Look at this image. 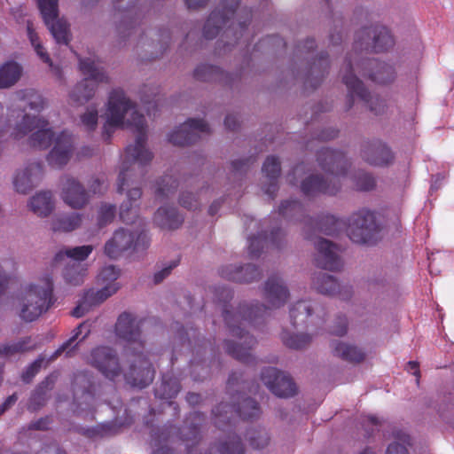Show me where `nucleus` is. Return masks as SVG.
<instances>
[{"instance_id": "obj_19", "label": "nucleus", "mask_w": 454, "mask_h": 454, "mask_svg": "<svg viewBox=\"0 0 454 454\" xmlns=\"http://www.w3.org/2000/svg\"><path fill=\"white\" fill-rule=\"evenodd\" d=\"M317 254L315 255V264L317 267L330 271H339L343 267V262L338 254V247L333 242L319 238L315 242Z\"/></svg>"}, {"instance_id": "obj_5", "label": "nucleus", "mask_w": 454, "mask_h": 454, "mask_svg": "<svg viewBox=\"0 0 454 454\" xmlns=\"http://www.w3.org/2000/svg\"><path fill=\"white\" fill-rule=\"evenodd\" d=\"M317 160L321 168L330 177L325 179L319 175H311L305 178L301 184V190L306 197L318 194L335 195L340 190V177L347 174L350 163L340 151L323 147L317 152Z\"/></svg>"}, {"instance_id": "obj_34", "label": "nucleus", "mask_w": 454, "mask_h": 454, "mask_svg": "<svg viewBox=\"0 0 454 454\" xmlns=\"http://www.w3.org/2000/svg\"><path fill=\"white\" fill-rule=\"evenodd\" d=\"M181 389V384L177 378L170 373L163 374L161 382L155 387V396L161 400L175 398Z\"/></svg>"}, {"instance_id": "obj_6", "label": "nucleus", "mask_w": 454, "mask_h": 454, "mask_svg": "<svg viewBox=\"0 0 454 454\" xmlns=\"http://www.w3.org/2000/svg\"><path fill=\"white\" fill-rule=\"evenodd\" d=\"M242 374L232 372L227 381V389L229 392H234L231 398L237 401V403H219L212 410L214 423L222 431L225 432V427H231L235 417L242 420H253L258 419L261 415V408L257 402L250 397H245V395L235 389L239 385Z\"/></svg>"}, {"instance_id": "obj_14", "label": "nucleus", "mask_w": 454, "mask_h": 454, "mask_svg": "<svg viewBox=\"0 0 454 454\" xmlns=\"http://www.w3.org/2000/svg\"><path fill=\"white\" fill-rule=\"evenodd\" d=\"M208 124L202 119L190 118L168 136L174 145L185 146L196 143L202 134H210Z\"/></svg>"}, {"instance_id": "obj_29", "label": "nucleus", "mask_w": 454, "mask_h": 454, "mask_svg": "<svg viewBox=\"0 0 454 454\" xmlns=\"http://www.w3.org/2000/svg\"><path fill=\"white\" fill-rule=\"evenodd\" d=\"M14 105L22 114L27 107L32 111L40 112L44 108L45 101L36 90L26 89L16 92Z\"/></svg>"}, {"instance_id": "obj_15", "label": "nucleus", "mask_w": 454, "mask_h": 454, "mask_svg": "<svg viewBox=\"0 0 454 454\" xmlns=\"http://www.w3.org/2000/svg\"><path fill=\"white\" fill-rule=\"evenodd\" d=\"M240 0H221V10L213 11L203 27V36L213 39L218 35L221 29L227 26L234 16Z\"/></svg>"}, {"instance_id": "obj_25", "label": "nucleus", "mask_w": 454, "mask_h": 454, "mask_svg": "<svg viewBox=\"0 0 454 454\" xmlns=\"http://www.w3.org/2000/svg\"><path fill=\"white\" fill-rule=\"evenodd\" d=\"M313 286L318 293L323 294H338L342 300H347L351 296V287H340V285L333 276L324 272L315 274L313 277Z\"/></svg>"}, {"instance_id": "obj_3", "label": "nucleus", "mask_w": 454, "mask_h": 454, "mask_svg": "<svg viewBox=\"0 0 454 454\" xmlns=\"http://www.w3.org/2000/svg\"><path fill=\"white\" fill-rule=\"evenodd\" d=\"M32 131L35 132L29 137L28 142L34 148L47 149L54 142L53 148L47 156L50 166L59 168L67 164L73 153L71 134L62 131L55 137L54 132L49 128L48 121L24 114L12 135L15 139H20Z\"/></svg>"}, {"instance_id": "obj_44", "label": "nucleus", "mask_w": 454, "mask_h": 454, "mask_svg": "<svg viewBox=\"0 0 454 454\" xmlns=\"http://www.w3.org/2000/svg\"><path fill=\"white\" fill-rule=\"evenodd\" d=\"M87 269L79 262L67 264L63 271L65 281L71 286H80L83 283Z\"/></svg>"}, {"instance_id": "obj_63", "label": "nucleus", "mask_w": 454, "mask_h": 454, "mask_svg": "<svg viewBox=\"0 0 454 454\" xmlns=\"http://www.w3.org/2000/svg\"><path fill=\"white\" fill-rule=\"evenodd\" d=\"M255 161V157L251 156L247 159L242 160H235L231 162L232 170L235 173H243L247 172L254 162Z\"/></svg>"}, {"instance_id": "obj_62", "label": "nucleus", "mask_w": 454, "mask_h": 454, "mask_svg": "<svg viewBox=\"0 0 454 454\" xmlns=\"http://www.w3.org/2000/svg\"><path fill=\"white\" fill-rule=\"evenodd\" d=\"M179 203L182 207L190 210H196L200 206L197 198L192 193L183 192L179 198Z\"/></svg>"}, {"instance_id": "obj_37", "label": "nucleus", "mask_w": 454, "mask_h": 454, "mask_svg": "<svg viewBox=\"0 0 454 454\" xmlns=\"http://www.w3.org/2000/svg\"><path fill=\"white\" fill-rule=\"evenodd\" d=\"M29 207L38 216H47L54 208V201L51 192H40L33 196L29 202Z\"/></svg>"}, {"instance_id": "obj_20", "label": "nucleus", "mask_w": 454, "mask_h": 454, "mask_svg": "<svg viewBox=\"0 0 454 454\" xmlns=\"http://www.w3.org/2000/svg\"><path fill=\"white\" fill-rule=\"evenodd\" d=\"M206 420L205 415L199 411L191 412L178 429L179 439L186 443L187 454H192V448L201 440V427Z\"/></svg>"}, {"instance_id": "obj_33", "label": "nucleus", "mask_w": 454, "mask_h": 454, "mask_svg": "<svg viewBox=\"0 0 454 454\" xmlns=\"http://www.w3.org/2000/svg\"><path fill=\"white\" fill-rule=\"evenodd\" d=\"M154 222L162 229H177L184 222V217L173 207H160L153 217Z\"/></svg>"}, {"instance_id": "obj_61", "label": "nucleus", "mask_w": 454, "mask_h": 454, "mask_svg": "<svg viewBox=\"0 0 454 454\" xmlns=\"http://www.w3.org/2000/svg\"><path fill=\"white\" fill-rule=\"evenodd\" d=\"M176 331V338H177L182 343L185 341L188 342L189 345H192V336H195V330L191 328L190 330H185L183 325H179V323H175V325L172 326Z\"/></svg>"}, {"instance_id": "obj_17", "label": "nucleus", "mask_w": 454, "mask_h": 454, "mask_svg": "<svg viewBox=\"0 0 454 454\" xmlns=\"http://www.w3.org/2000/svg\"><path fill=\"white\" fill-rule=\"evenodd\" d=\"M60 197L74 209L83 208L90 201V193L77 179L66 176L61 180Z\"/></svg>"}, {"instance_id": "obj_56", "label": "nucleus", "mask_w": 454, "mask_h": 454, "mask_svg": "<svg viewBox=\"0 0 454 454\" xmlns=\"http://www.w3.org/2000/svg\"><path fill=\"white\" fill-rule=\"evenodd\" d=\"M116 207L113 204H103L101 205L98 215V223L99 227L106 226L110 223L115 216Z\"/></svg>"}, {"instance_id": "obj_21", "label": "nucleus", "mask_w": 454, "mask_h": 454, "mask_svg": "<svg viewBox=\"0 0 454 454\" xmlns=\"http://www.w3.org/2000/svg\"><path fill=\"white\" fill-rule=\"evenodd\" d=\"M361 157L372 166L384 167L394 160L390 148L380 140L366 141L362 145Z\"/></svg>"}, {"instance_id": "obj_18", "label": "nucleus", "mask_w": 454, "mask_h": 454, "mask_svg": "<svg viewBox=\"0 0 454 454\" xmlns=\"http://www.w3.org/2000/svg\"><path fill=\"white\" fill-rule=\"evenodd\" d=\"M359 74L368 77L374 82L386 84L395 78V70L392 66L381 62L377 59H364L356 64Z\"/></svg>"}, {"instance_id": "obj_32", "label": "nucleus", "mask_w": 454, "mask_h": 454, "mask_svg": "<svg viewBox=\"0 0 454 454\" xmlns=\"http://www.w3.org/2000/svg\"><path fill=\"white\" fill-rule=\"evenodd\" d=\"M333 354L344 361L359 364L365 358V353L355 345L334 340L331 343Z\"/></svg>"}, {"instance_id": "obj_7", "label": "nucleus", "mask_w": 454, "mask_h": 454, "mask_svg": "<svg viewBox=\"0 0 454 454\" xmlns=\"http://www.w3.org/2000/svg\"><path fill=\"white\" fill-rule=\"evenodd\" d=\"M54 303L52 276L45 274L38 284L29 286L23 299L20 317L26 322L36 320Z\"/></svg>"}, {"instance_id": "obj_54", "label": "nucleus", "mask_w": 454, "mask_h": 454, "mask_svg": "<svg viewBox=\"0 0 454 454\" xmlns=\"http://www.w3.org/2000/svg\"><path fill=\"white\" fill-rule=\"evenodd\" d=\"M247 440L254 449H262L268 445L270 438L263 429H254L247 432Z\"/></svg>"}, {"instance_id": "obj_1", "label": "nucleus", "mask_w": 454, "mask_h": 454, "mask_svg": "<svg viewBox=\"0 0 454 454\" xmlns=\"http://www.w3.org/2000/svg\"><path fill=\"white\" fill-rule=\"evenodd\" d=\"M215 297L218 302L223 303V317L230 334L237 339V340L224 341L226 353L243 364L252 363L254 356L251 350L255 346L256 340L245 332L243 326L246 324L255 326L263 320L269 309L284 306L289 298L288 288L284 285L281 278L277 275L270 276L263 288V297L269 303V308L255 302L242 303L237 309H231L228 302L233 298V294L226 287L215 288Z\"/></svg>"}, {"instance_id": "obj_2", "label": "nucleus", "mask_w": 454, "mask_h": 454, "mask_svg": "<svg viewBox=\"0 0 454 454\" xmlns=\"http://www.w3.org/2000/svg\"><path fill=\"white\" fill-rule=\"evenodd\" d=\"M118 127L129 128L137 133L135 144L128 145L125 149V158L118 176L117 192L122 193L124 187L129 185L132 165L149 164L153 160V153L145 147L147 135L145 116L137 111L136 105L120 89L114 90L109 95L107 120L103 131L105 141L110 140L112 132L110 129Z\"/></svg>"}, {"instance_id": "obj_31", "label": "nucleus", "mask_w": 454, "mask_h": 454, "mask_svg": "<svg viewBox=\"0 0 454 454\" xmlns=\"http://www.w3.org/2000/svg\"><path fill=\"white\" fill-rule=\"evenodd\" d=\"M142 191L139 187L129 189L127 193L128 200L121 205L120 218L127 223H135L138 219L137 200L141 198Z\"/></svg>"}, {"instance_id": "obj_30", "label": "nucleus", "mask_w": 454, "mask_h": 454, "mask_svg": "<svg viewBox=\"0 0 454 454\" xmlns=\"http://www.w3.org/2000/svg\"><path fill=\"white\" fill-rule=\"evenodd\" d=\"M301 221L305 222L306 228L329 236L336 234L343 225L340 220L330 215H322L317 220L304 217Z\"/></svg>"}, {"instance_id": "obj_12", "label": "nucleus", "mask_w": 454, "mask_h": 454, "mask_svg": "<svg viewBox=\"0 0 454 454\" xmlns=\"http://www.w3.org/2000/svg\"><path fill=\"white\" fill-rule=\"evenodd\" d=\"M40 12L45 25L50 29L58 43L67 44L69 25L63 19H59V0H37Z\"/></svg>"}, {"instance_id": "obj_16", "label": "nucleus", "mask_w": 454, "mask_h": 454, "mask_svg": "<svg viewBox=\"0 0 454 454\" xmlns=\"http://www.w3.org/2000/svg\"><path fill=\"white\" fill-rule=\"evenodd\" d=\"M261 380L276 396L288 398L294 396L297 387L293 379L274 367H267L262 371Z\"/></svg>"}, {"instance_id": "obj_58", "label": "nucleus", "mask_w": 454, "mask_h": 454, "mask_svg": "<svg viewBox=\"0 0 454 454\" xmlns=\"http://www.w3.org/2000/svg\"><path fill=\"white\" fill-rule=\"evenodd\" d=\"M43 361L44 358L40 356L27 367V369L21 374L23 382L29 383L32 381L33 378L39 372Z\"/></svg>"}, {"instance_id": "obj_35", "label": "nucleus", "mask_w": 454, "mask_h": 454, "mask_svg": "<svg viewBox=\"0 0 454 454\" xmlns=\"http://www.w3.org/2000/svg\"><path fill=\"white\" fill-rule=\"evenodd\" d=\"M193 77L200 82H227L229 74L216 66L203 64L195 68Z\"/></svg>"}, {"instance_id": "obj_45", "label": "nucleus", "mask_w": 454, "mask_h": 454, "mask_svg": "<svg viewBox=\"0 0 454 454\" xmlns=\"http://www.w3.org/2000/svg\"><path fill=\"white\" fill-rule=\"evenodd\" d=\"M91 325L88 322L81 323L74 330V335L66 340L58 349L55 350L53 355L51 356V359H55L59 356L63 352H65L72 344L81 337V340H84L90 333Z\"/></svg>"}, {"instance_id": "obj_11", "label": "nucleus", "mask_w": 454, "mask_h": 454, "mask_svg": "<svg viewBox=\"0 0 454 454\" xmlns=\"http://www.w3.org/2000/svg\"><path fill=\"white\" fill-rule=\"evenodd\" d=\"M394 38L389 30L381 25H375L372 27H364L356 33L355 41L356 48L383 52L393 47Z\"/></svg>"}, {"instance_id": "obj_43", "label": "nucleus", "mask_w": 454, "mask_h": 454, "mask_svg": "<svg viewBox=\"0 0 454 454\" xmlns=\"http://www.w3.org/2000/svg\"><path fill=\"white\" fill-rule=\"evenodd\" d=\"M328 57L327 53L322 52L317 60V63L316 61L313 63L311 74L306 81L307 85L316 89L320 84L325 76V73L327 72L329 68Z\"/></svg>"}, {"instance_id": "obj_64", "label": "nucleus", "mask_w": 454, "mask_h": 454, "mask_svg": "<svg viewBox=\"0 0 454 454\" xmlns=\"http://www.w3.org/2000/svg\"><path fill=\"white\" fill-rule=\"evenodd\" d=\"M348 332V319L346 316H339L332 328V333L337 336H343Z\"/></svg>"}, {"instance_id": "obj_57", "label": "nucleus", "mask_w": 454, "mask_h": 454, "mask_svg": "<svg viewBox=\"0 0 454 454\" xmlns=\"http://www.w3.org/2000/svg\"><path fill=\"white\" fill-rule=\"evenodd\" d=\"M114 427L110 424H99L85 429L84 434L92 439L103 438L111 435L114 432Z\"/></svg>"}, {"instance_id": "obj_39", "label": "nucleus", "mask_w": 454, "mask_h": 454, "mask_svg": "<svg viewBox=\"0 0 454 454\" xmlns=\"http://www.w3.org/2000/svg\"><path fill=\"white\" fill-rule=\"evenodd\" d=\"M37 345L31 336H27L15 342L0 345V357L5 358L16 354L28 352L35 349Z\"/></svg>"}, {"instance_id": "obj_42", "label": "nucleus", "mask_w": 454, "mask_h": 454, "mask_svg": "<svg viewBox=\"0 0 454 454\" xmlns=\"http://www.w3.org/2000/svg\"><path fill=\"white\" fill-rule=\"evenodd\" d=\"M74 396L80 393L86 399H92L94 396V386L90 375L86 372H80L74 375Z\"/></svg>"}, {"instance_id": "obj_51", "label": "nucleus", "mask_w": 454, "mask_h": 454, "mask_svg": "<svg viewBox=\"0 0 454 454\" xmlns=\"http://www.w3.org/2000/svg\"><path fill=\"white\" fill-rule=\"evenodd\" d=\"M27 31L28 38L31 42V44L34 46L36 54L44 63H47L51 67H52L53 64L51 62V59L47 51L43 47V45L40 43L39 37L34 30L33 24L30 21H27Z\"/></svg>"}, {"instance_id": "obj_46", "label": "nucleus", "mask_w": 454, "mask_h": 454, "mask_svg": "<svg viewBox=\"0 0 454 454\" xmlns=\"http://www.w3.org/2000/svg\"><path fill=\"white\" fill-rule=\"evenodd\" d=\"M220 454H244V446L241 439L231 431H228L226 439L218 446Z\"/></svg>"}, {"instance_id": "obj_60", "label": "nucleus", "mask_w": 454, "mask_h": 454, "mask_svg": "<svg viewBox=\"0 0 454 454\" xmlns=\"http://www.w3.org/2000/svg\"><path fill=\"white\" fill-rule=\"evenodd\" d=\"M81 121L88 130H94L98 124V110L96 108L89 109L81 116Z\"/></svg>"}, {"instance_id": "obj_50", "label": "nucleus", "mask_w": 454, "mask_h": 454, "mask_svg": "<svg viewBox=\"0 0 454 454\" xmlns=\"http://www.w3.org/2000/svg\"><path fill=\"white\" fill-rule=\"evenodd\" d=\"M283 343L293 349H301L306 348L311 342V336L309 334H290L284 331L281 335Z\"/></svg>"}, {"instance_id": "obj_59", "label": "nucleus", "mask_w": 454, "mask_h": 454, "mask_svg": "<svg viewBox=\"0 0 454 454\" xmlns=\"http://www.w3.org/2000/svg\"><path fill=\"white\" fill-rule=\"evenodd\" d=\"M150 246V238L147 232L142 229L139 231H134L133 251H144Z\"/></svg>"}, {"instance_id": "obj_4", "label": "nucleus", "mask_w": 454, "mask_h": 454, "mask_svg": "<svg viewBox=\"0 0 454 454\" xmlns=\"http://www.w3.org/2000/svg\"><path fill=\"white\" fill-rule=\"evenodd\" d=\"M145 320H137L133 315L128 312L121 313L115 324L116 335L127 341L131 347L135 359L125 374L126 381L132 387L144 388L149 386L155 375V371L148 358L140 349L144 348V343L141 340V326Z\"/></svg>"}, {"instance_id": "obj_41", "label": "nucleus", "mask_w": 454, "mask_h": 454, "mask_svg": "<svg viewBox=\"0 0 454 454\" xmlns=\"http://www.w3.org/2000/svg\"><path fill=\"white\" fill-rule=\"evenodd\" d=\"M94 247L91 245H85L81 247H75L72 248H67L65 250L59 251L55 257L54 262L59 263L63 262L66 258L74 260V262H79L86 260L89 255L92 253Z\"/></svg>"}, {"instance_id": "obj_24", "label": "nucleus", "mask_w": 454, "mask_h": 454, "mask_svg": "<svg viewBox=\"0 0 454 454\" xmlns=\"http://www.w3.org/2000/svg\"><path fill=\"white\" fill-rule=\"evenodd\" d=\"M134 231L121 228L114 231V236L105 245V254L111 259H116L124 251L132 249Z\"/></svg>"}, {"instance_id": "obj_22", "label": "nucleus", "mask_w": 454, "mask_h": 454, "mask_svg": "<svg viewBox=\"0 0 454 454\" xmlns=\"http://www.w3.org/2000/svg\"><path fill=\"white\" fill-rule=\"evenodd\" d=\"M219 274L223 278L237 283H251L262 277L260 270L251 263L240 266L226 265L220 269Z\"/></svg>"}, {"instance_id": "obj_26", "label": "nucleus", "mask_w": 454, "mask_h": 454, "mask_svg": "<svg viewBox=\"0 0 454 454\" xmlns=\"http://www.w3.org/2000/svg\"><path fill=\"white\" fill-rule=\"evenodd\" d=\"M115 293L116 287L114 286L102 287L98 291H87L80 303L73 309L71 313L72 316L74 317H82L89 311L90 307L102 303Z\"/></svg>"}, {"instance_id": "obj_36", "label": "nucleus", "mask_w": 454, "mask_h": 454, "mask_svg": "<svg viewBox=\"0 0 454 454\" xmlns=\"http://www.w3.org/2000/svg\"><path fill=\"white\" fill-rule=\"evenodd\" d=\"M82 222V215L79 213L62 214L54 217L51 230L54 232H70L79 228Z\"/></svg>"}, {"instance_id": "obj_47", "label": "nucleus", "mask_w": 454, "mask_h": 454, "mask_svg": "<svg viewBox=\"0 0 454 454\" xmlns=\"http://www.w3.org/2000/svg\"><path fill=\"white\" fill-rule=\"evenodd\" d=\"M393 437L396 442L388 445L386 454H409L407 446H410L411 437L402 430H394Z\"/></svg>"}, {"instance_id": "obj_49", "label": "nucleus", "mask_w": 454, "mask_h": 454, "mask_svg": "<svg viewBox=\"0 0 454 454\" xmlns=\"http://www.w3.org/2000/svg\"><path fill=\"white\" fill-rule=\"evenodd\" d=\"M303 206L297 200H284L278 207V214L284 218L297 219L303 215Z\"/></svg>"}, {"instance_id": "obj_10", "label": "nucleus", "mask_w": 454, "mask_h": 454, "mask_svg": "<svg viewBox=\"0 0 454 454\" xmlns=\"http://www.w3.org/2000/svg\"><path fill=\"white\" fill-rule=\"evenodd\" d=\"M346 74L343 75L342 82L348 89V98L346 110H349L354 106V95H356L363 100L371 112L376 115L384 112L385 103L378 96H372L364 87L363 82L354 74V67L350 58L346 59Z\"/></svg>"}, {"instance_id": "obj_9", "label": "nucleus", "mask_w": 454, "mask_h": 454, "mask_svg": "<svg viewBox=\"0 0 454 454\" xmlns=\"http://www.w3.org/2000/svg\"><path fill=\"white\" fill-rule=\"evenodd\" d=\"M80 70L86 77L75 85L70 98L74 102L82 105L94 96L97 83L108 82V76L90 58L80 59Z\"/></svg>"}, {"instance_id": "obj_28", "label": "nucleus", "mask_w": 454, "mask_h": 454, "mask_svg": "<svg viewBox=\"0 0 454 454\" xmlns=\"http://www.w3.org/2000/svg\"><path fill=\"white\" fill-rule=\"evenodd\" d=\"M284 236L285 235L283 231L279 228H277L271 231L270 238L263 234L250 237L248 245L250 256L252 258L258 257L264 247V244L267 243L268 240L273 247L280 248L283 243Z\"/></svg>"}, {"instance_id": "obj_38", "label": "nucleus", "mask_w": 454, "mask_h": 454, "mask_svg": "<svg viewBox=\"0 0 454 454\" xmlns=\"http://www.w3.org/2000/svg\"><path fill=\"white\" fill-rule=\"evenodd\" d=\"M22 67L15 61H7L0 66V89H8L17 83Z\"/></svg>"}, {"instance_id": "obj_27", "label": "nucleus", "mask_w": 454, "mask_h": 454, "mask_svg": "<svg viewBox=\"0 0 454 454\" xmlns=\"http://www.w3.org/2000/svg\"><path fill=\"white\" fill-rule=\"evenodd\" d=\"M262 171L265 177L269 179V184L263 186L264 192L274 200L278 191V179L281 172V165L278 158L269 156L266 158Z\"/></svg>"}, {"instance_id": "obj_40", "label": "nucleus", "mask_w": 454, "mask_h": 454, "mask_svg": "<svg viewBox=\"0 0 454 454\" xmlns=\"http://www.w3.org/2000/svg\"><path fill=\"white\" fill-rule=\"evenodd\" d=\"M315 309L309 301H298L290 309L291 323L294 327L307 324L311 312Z\"/></svg>"}, {"instance_id": "obj_8", "label": "nucleus", "mask_w": 454, "mask_h": 454, "mask_svg": "<svg viewBox=\"0 0 454 454\" xmlns=\"http://www.w3.org/2000/svg\"><path fill=\"white\" fill-rule=\"evenodd\" d=\"M380 231V227L375 214L369 209H359L348 218L347 234L354 243L373 244L378 239Z\"/></svg>"}, {"instance_id": "obj_55", "label": "nucleus", "mask_w": 454, "mask_h": 454, "mask_svg": "<svg viewBox=\"0 0 454 454\" xmlns=\"http://www.w3.org/2000/svg\"><path fill=\"white\" fill-rule=\"evenodd\" d=\"M354 184L359 191H371L375 187L376 183L371 174L359 171L354 176Z\"/></svg>"}, {"instance_id": "obj_52", "label": "nucleus", "mask_w": 454, "mask_h": 454, "mask_svg": "<svg viewBox=\"0 0 454 454\" xmlns=\"http://www.w3.org/2000/svg\"><path fill=\"white\" fill-rule=\"evenodd\" d=\"M120 270L113 265L104 267L98 275V282L105 285L104 287L114 286L116 287V292L120 288L119 285L115 282L119 278Z\"/></svg>"}, {"instance_id": "obj_23", "label": "nucleus", "mask_w": 454, "mask_h": 454, "mask_svg": "<svg viewBox=\"0 0 454 454\" xmlns=\"http://www.w3.org/2000/svg\"><path fill=\"white\" fill-rule=\"evenodd\" d=\"M43 168L42 163L35 162L29 164L15 176L13 180L15 190L23 194L29 192L38 184V182L43 176Z\"/></svg>"}, {"instance_id": "obj_48", "label": "nucleus", "mask_w": 454, "mask_h": 454, "mask_svg": "<svg viewBox=\"0 0 454 454\" xmlns=\"http://www.w3.org/2000/svg\"><path fill=\"white\" fill-rule=\"evenodd\" d=\"M56 380L57 375L55 374H51L46 377L45 380L39 384L35 392L31 396L30 403L37 407L43 406L45 403L46 392L52 388Z\"/></svg>"}, {"instance_id": "obj_13", "label": "nucleus", "mask_w": 454, "mask_h": 454, "mask_svg": "<svg viewBox=\"0 0 454 454\" xmlns=\"http://www.w3.org/2000/svg\"><path fill=\"white\" fill-rule=\"evenodd\" d=\"M89 363L106 378L114 380L121 373L118 356L114 349L98 346L90 351Z\"/></svg>"}, {"instance_id": "obj_53", "label": "nucleus", "mask_w": 454, "mask_h": 454, "mask_svg": "<svg viewBox=\"0 0 454 454\" xmlns=\"http://www.w3.org/2000/svg\"><path fill=\"white\" fill-rule=\"evenodd\" d=\"M177 186V180L171 176L166 175L161 178L160 182L158 183V187L155 192L156 197L159 199L168 197L169 194L176 192Z\"/></svg>"}]
</instances>
